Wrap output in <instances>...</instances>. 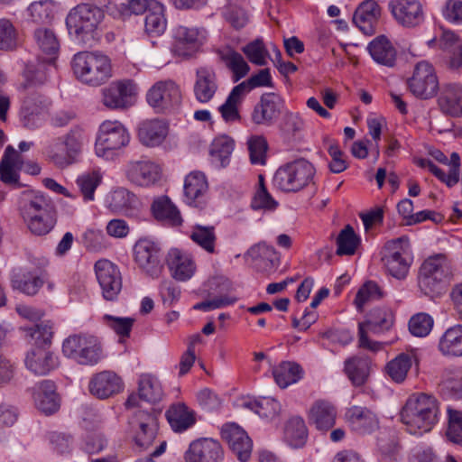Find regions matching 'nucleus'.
Listing matches in <instances>:
<instances>
[{
  "label": "nucleus",
  "mask_w": 462,
  "mask_h": 462,
  "mask_svg": "<svg viewBox=\"0 0 462 462\" xmlns=\"http://www.w3.org/2000/svg\"><path fill=\"white\" fill-rule=\"evenodd\" d=\"M88 388L92 395L98 399H106L122 391L123 382L115 373L104 371L91 378Z\"/></svg>",
  "instance_id": "32"
},
{
  "label": "nucleus",
  "mask_w": 462,
  "mask_h": 462,
  "mask_svg": "<svg viewBox=\"0 0 462 462\" xmlns=\"http://www.w3.org/2000/svg\"><path fill=\"white\" fill-rule=\"evenodd\" d=\"M167 420L174 431L181 432L195 423L194 412L184 403L173 404L166 411Z\"/></svg>",
  "instance_id": "46"
},
{
  "label": "nucleus",
  "mask_w": 462,
  "mask_h": 462,
  "mask_svg": "<svg viewBox=\"0 0 462 462\" xmlns=\"http://www.w3.org/2000/svg\"><path fill=\"white\" fill-rule=\"evenodd\" d=\"M410 92L420 99L433 97L439 88V79L432 64L426 60L419 61L413 68L412 75L407 80Z\"/></svg>",
  "instance_id": "10"
},
{
  "label": "nucleus",
  "mask_w": 462,
  "mask_h": 462,
  "mask_svg": "<svg viewBox=\"0 0 462 462\" xmlns=\"http://www.w3.org/2000/svg\"><path fill=\"white\" fill-rule=\"evenodd\" d=\"M283 106L284 101L278 94L263 93L254 106L251 120L255 125L270 126L279 118Z\"/></svg>",
  "instance_id": "17"
},
{
  "label": "nucleus",
  "mask_w": 462,
  "mask_h": 462,
  "mask_svg": "<svg viewBox=\"0 0 462 462\" xmlns=\"http://www.w3.org/2000/svg\"><path fill=\"white\" fill-rule=\"evenodd\" d=\"M23 168L22 156L11 145L5 148L0 162V180L5 184H17L18 170Z\"/></svg>",
  "instance_id": "39"
},
{
  "label": "nucleus",
  "mask_w": 462,
  "mask_h": 462,
  "mask_svg": "<svg viewBox=\"0 0 462 462\" xmlns=\"http://www.w3.org/2000/svg\"><path fill=\"white\" fill-rule=\"evenodd\" d=\"M337 409L328 402L318 401L309 412L310 422L321 431H327L336 423Z\"/></svg>",
  "instance_id": "38"
},
{
  "label": "nucleus",
  "mask_w": 462,
  "mask_h": 462,
  "mask_svg": "<svg viewBox=\"0 0 462 462\" xmlns=\"http://www.w3.org/2000/svg\"><path fill=\"white\" fill-rule=\"evenodd\" d=\"M134 429V440L141 448H149L156 436L157 422L155 417L147 411H138L132 422Z\"/></svg>",
  "instance_id": "26"
},
{
  "label": "nucleus",
  "mask_w": 462,
  "mask_h": 462,
  "mask_svg": "<svg viewBox=\"0 0 462 462\" xmlns=\"http://www.w3.org/2000/svg\"><path fill=\"white\" fill-rule=\"evenodd\" d=\"M439 45L449 55L451 68L462 67V39L451 31H444L439 39Z\"/></svg>",
  "instance_id": "48"
},
{
  "label": "nucleus",
  "mask_w": 462,
  "mask_h": 462,
  "mask_svg": "<svg viewBox=\"0 0 462 462\" xmlns=\"http://www.w3.org/2000/svg\"><path fill=\"white\" fill-rule=\"evenodd\" d=\"M181 99L179 86L171 79L154 83L146 93L148 104L157 112H165L178 105Z\"/></svg>",
  "instance_id": "13"
},
{
  "label": "nucleus",
  "mask_w": 462,
  "mask_h": 462,
  "mask_svg": "<svg viewBox=\"0 0 462 462\" xmlns=\"http://www.w3.org/2000/svg\"><path fill=\"white\" fill-rule=\"evenodd\" d=\"M450 262L443 254H439L427 258L421 264L418 285L425 295H430L439 291L441 284L451 276Z\"/></svg>",
  "instance_id": "9"
},
{
  "label": "nucleus",
  "mask_w": 462,
  "mask_h": 462,
  "mask_svg": "<svg viewBox=\"0 0 462 462\" xmlns=\"http://www.w3.org/2000/svg\"><path fill=\"white\" fill-rule=\"evenodd\" d=\"M95 273L106 300H114L122 289V277L118 267L106 259L98 260L95 263Z\"/></svg>",
  "instance_id": "16"
},
{
  "label": "nucleus",
  "mask_w": 462,
  "mask_h": 462,
  "mask_svg": "<svg viewBox=\"0 0 462 462\" xmlns=\"http://www.w3.org/2000/svg\"><path fill=\"white\" fill-rule=\"evenodd\" d=\"M388 8L394 20L403 27L414 28L424 22L423 5L420 0H390Z\"/></svg>",
  "instance_id": "15"
},
{
  "label": "nucleus",
  "mask_w": 462,
  "mask_h": 462,
  "mask_svg": "<svg viewBox=\"0 0 462 462\" xmlns=\"http://www.w3.org/2000/svg\"><path fill=\"white\" fill-rule=\"evenodd\" d=\"M172 51L184 58L192 57L205 44L208 32L203 27L178 25L172 32Z\"/></svg>",
  "instance_id": "11"
},
{
  "label": "nucleus",
  "mask_w": 462,
  "mask_h": 462,
  "mask_svg": "<svg viewBox=\"0 0 462 462\" xmlns=\"http://www.w3.org/2000/svg\"><path fill=\"white\" fill-rule=\"evenodd\" d=\"M34 406L45 415L56 413L60 407L57 387L51 380H42L30 389Z\"/></svg>",
  "instance_id": "18"
},
{
  "label": "nucleus",
  "mask_w": 462,
  "mask_h": 462,
  "mask_svg": "<svg viewBox=\"0 0 462 462\" xmlns=\"http://www.w3.org/2000/svg\"><path fill=\"white\" fill-rule=\"evenodd\" d=\"M26 368L35 375L43 376L56 369L58 357L44 346H35L26 354Z\"/></svg>",
  "instance_id": "25"
},
{
  "label": "nucleus",
  "mask_w": 462,
  "mask_h": 462,
  "mask_svg": "<svg viewBox=\"0 0 462 462\" xmlns=\"http://www.w3.org/2000/svg\"><path fill=\"white\" fill-rule=\"evenodd\" d=\"M393 323V315L383 310H377L373 317L358 325V347L374 353L381 351L383 343L370 338V335H378L388 330Z\"/></svg>",
  "instance_id": "12"
},
{
  "label": "nucleus",
  "mask_w": 462,
  "mask_h": 462,
  "mask_svg": "<svg viewBox=\"0 0 462 462\" xmlns=\"http://www.w3.org/2000/svg\"><path fill=\"white\" fill-rule=\"evenodd\" d=\"M151 5L152 9L147 13L144 21L145 32L152 37L160 36L167 26L163 5L159 2H152Z\"/></svg>",
  "instance_id": "50"
},
{
  "label": "nucleus",
  "mask_w": 462,
  "mask_h": 462,
  "mask_svg": "<svg viewBox=\"0 0 462 462\" xmlns=\"http://www.w3.org/2000/svg\"><path fill=\"white\" fill-rule=\"evenodd\" d=\"M316 169L305 159H298L280 166L273 178L275 189L285 193H296L313 182Z\"/></svg>",
  "instance_id": "5"
},
{
  "label": "nucleus",
  "mask_w": 462,
  "mask_h": 462,
  "mask_svg": "<svg viewBox=\"0 0 462 462\" xmlns=\"http://www.w3.org/2000/svg\"><path fill=\"white\" fill-rule=\"evenodd\" d=\"M36 42L45 54L55 56L60 49V42L55 33L49 29H38L34 33Z\"/></svg>",
  "instance_id": "63"
},
{
  "label": "nucleus",
  "mask_w": 462,
  "mask_h": 462,
  "mask_svg": "<svg viewBox=\"0 0 462 462\" xmlns=\"http://www.w3.org/2000/svg\"><path fill=\"white\" fill-rule=\"evenodd\" d=\"M102 177L97 171L82 174L78 177L76 183L85 201L94 200L96 189L101 183Z\"/></svg>",
  "instance_id": "61"
},
{
  "label": "nucleus",
  "mask_w": 462,
  "mask_h": 462,
  "mask_svg": "<svg viewBox=\"0 0 462 462\" xmlns=\"http://www.w3.org/2000/svg\"><path fill=\"white\" fill-rule=\"evenodd\" d=\"M208 183L201 171H191L184 180L183 199L186 204L195 208H203L208 199Z\"/></svg>",
  "instance_id": "22"
},
{
  "label": "nucleus",
  "mask_w": 462,
  "mask_h": 462,
  "mask_svg": "<svg viewBox=\"0 0 462 462\" xmlns=\"http://www.w3.org/2000/svg\"><path fill=\"white\" fill-rule=\"evenodd\" d=\"M23 81L20 84L19 89L29 91L42 85L47 80L46 71L42 68L28 64L23 74Z\"/></svg>",
  "instance_id": "60"
},
{
  "label": "nucleus",
  "mask_w": 462,
  "mask_h": 462,
  "mask_svg": "<svg viewBox=\"0 0 462 462\" xmlns=\"http://www.w3.org/2000/svg\"><path fill=\"white\" fill-rule=\"evenodd\" d=\"M307 435V428L302 418L292 417L287 421L284 437L291 446L294 448L303 446Z\"/></svg>",
  "instance_id": "54"
},
{
  "label": "nucleus",
  "mask_w": 462,
  "mask_h": 462,
  "mask_svg": "<svg viewBox=\"0 0 462 462\" xmlns=\"http://www.w3.org/2000/svg\"><path fill=\"white\" fill-rule=\"evenodd\" d=\"M106 202L108 208L112 212L129 215L135 208L138 199L128 189L119 188L109 194Z\"/></svg>",
  "instance_id": "42"
},
{
  "label": "nucleus",
  "mask_w": 462,
  "mask_h": 462,
  "mask_svg": "<svg viewBox=\"0 0 462 462\" xmlns=\"http://www.w3.org/2000/svg\"><path fill=\"white\" fill-rule=\"evenodd\" d=\"M190 239L209 254L215 253L217 236L214 226L197 225L192 228Z\"/></svg>",
  "instance_id": "56"
},
{
  "label": "nucleus",
  "mask_w": 462,
  "mask_h": 462,
  "mask_svg": "<svg viewBox=\"0 0 462 462\" xmlns=\"http://www.w3.org/2000/svg\"><path fill=\"white\" fill-rule=\"evenodd\" d=\"M439 350L444 356H462V325L450 327L443 333Z\"/></svg>",
  "instance_id": "44"
},
{
  "label": "nucleus",
  "mask_w": 462,
  "mask_h": 462,
  "mask_svg": "<svg viewBox=\"0 0 462 462\" xmlns=\"http://www.w3.org/2000/svg\"><path fill=\"white\" fill-rule=\"evenodd\" d=\"M52 208L51 202L42 192L25 190L19 199V211L23 219H27Z\"/></svg>",
  "instance_id": "36"
},
{
  "label": "nucleus",
  "mask_w": 462,
  "mask_h": 462,
  "mask_svg": "<svg viewBox=\"0 0 462 462\" xmlns=\"http://www.w3.org/2000/svg\"><path fill=\"white\" fill-rule=\"evenodd\" d=\"M247 59L255 65L263 66L269 57V52L262 39H256L242 48Z\"/></svg>",
  "instance_id": "64"
},
{
  "label": "nucleus",
  "mask_w": 462,
  "mask_h": 462,
  "mask_svg": "<svg viewBox=\"0 0 462 462\" xmlns=\"http://www.w3.org/2000/svg\"><path fill=\"white\" fill-rule=\"evenodd\" d=\"M152 217L164 226L178 227L183 223L180 211L168 196L155 198L151 205Z\"/></svg>",
  "instance_id": "33"
},
{
  "label": "nucleus",
  "mask_w": 462,
  "mask_h": 462,
  "mask_svg": "<svg viewBox=\"0 0 462 462\" xmlns=\"http://www.w3.org/2000/svg\"><path fill=\"white\" fill-rule=\"evenodd\" d=\"M71 67L76 79L91 87H99L113 76L110 58L100 51L78 52L72 59Z\"/></svg>",
  "instance_id": "2"
},
{
  "label": "nucleus",
  "mask_w": 462,
  "mask_h": 462,
  "mask_svg": "<svg viewBox=\"0 0 462 462\" xmlns=\"http://www.w3.org/2000/svg\"><path fill=\"white\" fill-rule=\"evenodd\" d=\"M134 257L136 264L152 277L161 272L160 247L147 238L139 239L134 246Z\"/></svg>",
  "instance_id": "20"
},
{
  "label": "nucleus",
  "mask_w": 462,
  "mask_h": 462,
  "mask_svg": "<svg viewBox=\"0 0 462 462\" xmlns=\"http://www.w3.org/2000/svg\"><path fill=\"white\" fill-rule=\"evenodd\" d=\"M234 145V140L226 135L216 137L210 146L212 163L217 168L228 165Z\"/></svg>",
  "instance_id": "47"
},
{
  "label": "nucleus",
  "mask_w": 462,
  "mask_h": 462,
  "mask_svg": "<svg viewBox=\"0 0 462 462\" xmlns=\"http://www.w3.org/2000/svg\"><path fill=\"white\" fill-rule=\"evenodd\" d=\"M344 371L355 386L364 385L370 375L371 360L360 356H352L344 363Z\"/></svg>",
  "instance_id": "41"
},
{
  "label": "nucleus",
  "mask_w": 462,
  "mask_h": 462,
  "mask_svg": "<svg viewBox=\"0 0 462 462\" xmlns=\"http://www.w3.org/2000/svg\"><path fill=\"white\" fill-rule=\"evenodd\" d=\"M217 89V77L214 69L207 66L198 68L193 86L196 100L199 103H208L213 99Z\"/></svg>",
  "instance_id": "28"
},
{
  "label": "nucleus",
  "mask_w": 462,
  "mask_h": 462,
  "mask_svg": "<svg viewBox=\"0 0 462 462\" xmlns=\"http://www.w3.org/2000/svg\"><path fill=\"white\" fill-rule=\"evenodd\" d=\"M168 132V125L163 120L147 119L139 124L137 136L143 145L156 147L163 143Z\"/></svg>",
  "instance_id": "34"
},
{
  "label": "nucleus",
  "mask_w": 462,
  "mask_h": 462,
  "mask_svg": "<svg viewBox=\"0 0 462 462\" xmlns=\"http://www.w3.org/2000/svg\"><path fill=\"white\" fill-rule=\"evenodd\" d=\"M29 230L36 236H44L51 232L54 227L56 220L53 210L44 211L42 214L35 215L30 218L24 219Z\"/></svg>",
  "instance_id": "57"
},
{
  "label": "nucleus",
  "mask_w": 462,
  "mask_h": 462,
  "mask_svg": "<svg viewBox=\"0 0 462 462\" xmlns=\"http://www.w3.org/2000/svg\"><path fill=\"white\" fill-rule=\"evenodd\" d=\"M245 97L236 86L232 88L224 104L218 107V111L226 123H235L241 120L239 106Z\"/></svg>",
  "instance_id": "49"
},
{
  "label": "nucleus",
  "mask_w": 462,
  "mask_h": 462,
  "mask_svg": "<svg viewBox=\"0 0 462 462\" xmlns=\"http://www.w3.org/2000/svg\"><path fill=\"white\" fill-rule=\"evenodd\" d=\"M385 271L397 280H404L412 263L408 236H401L388 241L382 257Z\"/></svg>",
  "instance_id": "7"
},
{
  "label": "nucleus",
  "mask_w": 462,
  "mask_h": 462,
  "mask_svg": "<svg viewBox=\"0 0 462 462\" xmlns=\"http://www.w3.org/2000/svg\"><path fill=\"white\" fill-rule=\"evenodd\" d=\"M166 263L172 278L180 282L189 280L196 271L192 257L178 248H171L168 252Z\"/></svg>",
  "instance_id": "29"
},
{
  "label": "nucleus",
  "mask_w": 462,
  "mask_h": 462,
  "mask_svg": "<svg viewBox=\"0 0 462 462\" xmlns=\"http://www.w3.org/2000/svg\"><path fill=\"white\" fill-rule=\"evenodd\" d=\"M43 282L40 273L24 268L14 270L11 277L13 289L30 296L35 295Z\"/></svg>",
  "instance_id": "37"
},
{
  "label": "nucleus",
  "mask_w": 462,
  "mask_h": 462,
  "mask_svg": "<svg viewBox=\"0 0 462 462\" xmlns=\"http://www.w3.org/2000/svg\"><path fill=\"white\" fill-rule=\"evenodd\" d=\"M245 406L266 420H274L282 411L280 402L271 397H263L258 400L250 401Z\"/></svg>",
  "instance_id": "53"
},
{
  "label": "nucleus",
  "mask_w": 462,
  "mask_h": 462,
  "mask_svg": "<svg viewBox=\"0 0 462 462\" xmlns=\"http://www.w3.org/2000/svg\"><path fill=\"white\" fill-rule=\"evenodd\" d=\"M258 184V189L252 199V208L254 209H275L278 206V202L268 192L263 175H259Z\"/></svg>",
  "instance_id": "62"
},
{
  "label": "nucleus",
  "mask_w": 462,
  "mask_h": 462,
  "mask_svg": "<svg viewBox=\"0 0 462 462\" xmlns=\"http://www.w3.org/2000/svg\"><path fill=\"white\" fill-rule=\"evenodd\" d=\"M439 413V402L433 395L415 393L407 399L400 417L408 432L421 435L431 430L438 421Z\"/></svg>",
  "instance_id": "1"
},
{
  "label": "nucleus",
  "mask_w": 462,
  "mask_h": 462,
  "mask_svg": "<svg viewBox=\"0 0 462 462\" xmlns=\"http://www.w3.org/2000/svg\"><path fill=\"white\" fill-rule=\"evenodd\" d=\"M85 140L84 129L72 127L66 134L52 139L45 148L46 160L58 169L78 162Z\"/></svg>",
  "instance_id": "4"
},
{
  "label": "nucleus",
  "mask_w": 462,
  "mask_h": 462,
  "mask_svg": "<svg viewBox=\"0 0 462 462\" xmlns=\"http://www.w3.org/2000/svg\"><path fill=\"white\" fill-rule=\"evenodd\" d=\"M302 368L293 362H282L273 371L274 380L281 388L297 383L302 377Z\"/></svg>",
  "instance_id": "51"
},
{
  "label": "nucleus",
  "mask_w": 462,
  "mask_h": 462,
  "mask_svg": "<svg viewBox=\"0 0 462 462\" xmlns=\"http://www.w3.org/2000/svg\"><path fill=\"white\" fill-rule=\"evenodd\" d=\"M130 143V134L118 120H105L98 127L95 152L98 157L112 159Z\"/></svg>",
  "instance_id": "6"
},
{
  "label": "nucleus",
  "mask_w": 462,
  "mask_h": 462,
  "mask_svg": "<svg viewBox=\"0 0 462 462\" xmlns=\"http://www.w3.org/2000/svg\"><path fill=\"white\" fill-rule=\"evenodd\" d=\"M102 104L109 109H122L131 105L135 94V85L132 80L112 82L101 90Z\"/></svg>",
  "instance_id": "21"
},
{
  "label": "nucleus",
  "mask_w": 462,
  "mask_h": 462,
  "mask_svg": "<svg viewBox=\"0 0 462 462\" xmlns=\"http://www.w3.org/2000/svg\"><path fill=\"white\" fill-rule=\"evenodd\" d=\"M431 155L439 162L448 166V172L446 173L442 169L434 164L431 161L423 159L420 161L421 167L428 170L448 188H453L460 180V156L457 152H453L450 158H448L441 151L436 150Z\"/></svg>",
  "instance_id": "14"
},
{
  "label": "nucleus",
  "mask_w": 462,
  "mask_h": 462,
  "mask_svg": "<svg viewBox=\"0 0 462 462\" xmlns=\"http://www.w3.org/2000/svg\"><path fill=\"white\" fill-rule=\"evenodd\" d=\"M223 456L224 452L218 441L203 438L189 444L184 457L186 462H219Z\"/></svg>",
  "instance_id": "23"
},
{
  "label": "nucleus",
  "mask_w": 462,
  "mask_h": 462,
  "mask_svg": "<svg viewBox=\"0 0 462 462\" xmlns=\"http://www.w3.org/2000/svg\"><path fill=\"white\" fill-rule=\"evenodd\" d=\"M373 60L378 64L392 68L395 65L397 52L391 42L383 35L374 38L367 46Z\"/></svg>",
  "instance_id": "40"
},
{
  "label": "nucleus",
  "mask_w": 462,
  "mask_h": 462,
  "mask_svg": "<svg viewBox=\"0 0 462 462\" xmlns=\"http://www.w3.org/2000/svg\"><path fill=\"white\" fill-rule=\"evenodd\" d=\"M47 107V99L38 92L32 91L24 97L21 108V120L29 129L39 127L42 121V112Z\"/></svg>",
  "instance_id": "31"
},
{
  "label": "nucleus",
  "mask_w": 462,
  "mask_h": 462,
  "mask_svg": "<svg viewBox=\"0 0 462 462\" xmlns=\"http://www.w3.org/2000/svg\"><path fill=\"white\" fill-rule=\"evenodd\" d=\"M125 175L133 184L148 188L160 181L162 169L159 164L149 160L132 161L126 166Z\"/></svg>",
  "instance_id": "19"
},
{
  "label": "nucleus",
  "mask_w": 462,
  "mask_h": 462,
  "mask_svg": "<svg viewBox=\"0 0 462 462\" xmlns=\"http://www.w3.org/2000/svg\"><path fill=\"white\" fill-rule=\"evenodd\" d=\"M360 243L359 237L356 235L354 228L347 225L342 229L337 238V254L352 255Z\"/></svg>",
  "instance_id": "58"
},
{
  "label": "nucleus",
  "mask_w": 462,
  "mask_h": 462,
  "mask_svg": "<svg viewBox=\"0 0 462 462\" xmlns=\"http://www.w3.org/2000/svg\"><path fill=\"white\" fill-rule=\"evenodd\" d=\"M62 353L79 365H94L101 359L102 349L97 337L74 334L63 341Z\"/></svg>",
  "instance_id": "8"
},
{
  "label": "nucleus",
  "mask_w": 462,
  "mask_h": 462,
  "mask_svg": "<svg viewBox=\"0 0 462 462\" xmlns=\"http://www.w3.org/2000/svg\"><path fill=\"white\" fill-rule=\"evenodd\" d=\"M439 89L438 105L440 111L452 117L462 116V85L445 83Z\"/></svg>",
  "instance_id": "30"
},
{
  "label": "nucleus",
  "mask_w": 462,
  "mask_h": 462,
  "mask_svg": "<svg viewBox=\"0 0 462 462\" xmlns=\"http://www.w3.org/2000/svg\"><path fill=\"white\" fill-rule=\"evenodd\" d=\"M139 397L148 402H156L162 396V389L158 379L151 374H142L138 383Z\"/></svg>",
  "instance_id": "52"
},
{
  "label": "nucleus",
  "mask_w": 462,
  "mask_h": 462,
  "mask_svg": "<svg viewBox=\"0 0 462 462\" xmlns=\"http://www.w3.org/2000/svg\"><path fill=\"white\" fill-rule=\"evenodd\" d=\"M236 87L247 96L253 89L256 88H273V78L269 69H260L257 73L253 74L248 79L236 85Z\"/></svg>",
  "instance_id": "59"
},
{
  "label": "nucleus",
  "mask_w": 462,
  "mask_h": 462,
  "mask_svg": "<svg viewBox=\"0 0 462 462\" xmlns=\"http://www.w3.org/2000/svg\"><path fill=\"white\" fill-rule=\"evenodd\" d=\"M381 7L374 0H365L356 9L353 23L365 35L375 33L381 18Z\"/></svg>",
  "instance_id": "27"
},
{
  "label": "nucleus",
  "mask_w": 462,
  "mask_h": 462,
  "mask_svg": "<svg viewBox=\"0 0 462 462\" xmlns=\"http://www.w3.org/2000/svg\"><path fill=\"white\" fill-rule=\"evenodd\" d=\"M217 53L226 67L232 72L235 82L248 74L250 67L242 54L229 48L218 51Z\"/></svg>",
  "instance_id": "43"
},
{
  "label": "nucleus",
  "mask_w": 462,
  "mask_h": 462,
  "mask_svg": "<svg viewBox=\"0 0 462 462\" xmlns=\"http://www.w3.org/2000/svg\"><path fill=\"white\" fill-rule=\"evenodd\" d=\"M152 2H157L156 0H129L128 3L121 4L117 6L113 2H108L104 5L108 14L114 17L125 18L131 14H142L144 12H149L152 9Z\"/></svg>",
  "instance_id": "45"
},
{
  "label": "nucleus",
  "mask_w": 462,
  "mask_h": 462,
  "mask_svg": "<svg viewBox=\"0 0 462 462\" xmlns=\"http://www.w3.org/2000/svg\"><path fill=\"white\" fill-rule=\"evenodd\" d=\"M223 439L240 461L245 462L252 453V440L247 433L235 423L226 424L221 430Z\"/></svg>",
  "instance_id": "24"
},
{
  "label": "nucleus",
  "mask_w": 462,
  "mask_h": 462,
  "mask_svg": "<svg viewBox=\"0 0 462 462\" xmlns=\"http://www.w3.org/2000/svg\"><path fill=\"white\" fill-rule=\"evenodd\" d=\"M345 416L349 427L358 434L371 433L378 428L375 414L365 407L352 406L346 410Z\"/></svg>",
  "instance_id": "35"
},
{
  "label": "nucleus",
  "mask_w": 462,
  "mask_h": 462,
  "mask_svg": "<svg viewBox=\"0 0 462 462\" xmlns=\"http://www.w3.org/2000/svg\"><path fill=\"white\" fill-rule=\"evenodd\" d=\"M106 8L91 4H81L71 9L66 18L70 35L83 43H90L100 36L101 23Z\"/></svg>",
  "instance_id": "3"
},
{
  "label": "nucleus",
  "mask_w": 462,
  "mask_h": 462,
  "mask_svg": "<svg viewBox=\"0 0 462 462\" xmlns=\"http://www.w3.org/2000/svg\"><path fill=\"white\" fill-rule=\"evenodd\" d=\"M412 365V358L410 355L402 353L387 363L386 374L395 383H402Z\"/></svg>",
  "instance_id": "55"
}]
</instances>
